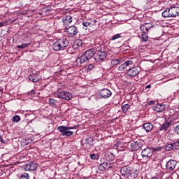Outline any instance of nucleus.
Segmentation results:
<instances>
[{
    "mask_svg": "<svg viewBox=\"0 0 179 179\" xmlns=\"http://www.w3.org/2000/svg\"><path fill=\"white\" fill-rule=\"evenodd\" d=\"M0 139H1V135H0Z\"/></svg>",
    "mask_w": 179,
    "mask_h": 179,
    "instance_id": "49",
    "label": "nucleus"
},
{
    "mask_svg": "<svg viewBox=\"0 0 179 179\" xmlns=\"http://www.w3.org/2000/svg\"><path fill=\"white\" fill-rule=\"evenodd\" d=\"M48 103L51 107H57V103H58V101H57L54 98H50L48 100Z\"/></svg>",
    "mask_w": 179,
    "mask_h": 179,
    "instance_id": "23",
    "label": "nucleus"
},
{
    "mask_svg": "<svg viewBox=\"0 0 179 179\" xmlns=\"http://www.w3.org/2000/svg\"><path fill=\"white\" fill-rule=\"evenodd\" d=\"M78 128H79L78 125L73 127L59 126L57 129L61 132L62 136H71V135H73V131H69V129H78Z\"/></svg>",
    "mask_w": 179,
    "mask_h": 179,
    "instance_id": "5",
    "label": "nucleus"
},
{
    "mask_svg": "<svg viewBox=\"0 0 179 179\" xmlns=\"http://www.w3.org/2000/svg\"><path fill=\"white\" fill-rule=\"evenodd\" d=\"M73 48H74V50H76V49L79 48V47L78 46V45L75 42L73 44Z\"/></svg>",
    "mask_w": 179,
    "mask_h": 179,
    "instance_id": "39",
    "label": "nucleus"
},
{
    "mask_svg": "<svg viewBox=\"0 0 179 179\" xmlns=\"http://www.w3.org/2000/svg\"><path fill=\"white\" fill-rule=\"evenodd\" d=\"M29 80L31 82H33V83H36V82L41 80V76L38 73H32L29 76Z\"/></svg>",
    "mask_w": 179,
    "mask_h": 179,
    "instance_id": "14",
    "label": "nucleus"
},
{
    "mask_svg": "<svg viewBox=\"0 0 179 179\" xmlns=\"http://www.w3.org/2000/svg\"><path fill=\"white\" fill-rule=\"evenodd\" d=\"M73 20V18L71 15H65L62 18L64 26H69V24L72 23Z\"/></svg>",
    "mask_w": 179,
    "mask_h": 179,
    "instance_id": "18",
    "label": "nucleus"
},
{
    "mask_svg": "<svg viewBox=\"0 0 179 179\" xmlns=\"http://www.w3.org/2000/svg\"><path fill=\"white\" fill-rule=\"evenodd\" d=\"M162 149H163V147H155L152 149V152H162Z\"/></svg>",
    "mask_w": 179,
    "mask_h": 179,
    "instance_id": "34",
    "label": "nucleus"
},
{
    "mask_svg": "<svg viewBox=\"0 0 179 179\" xmlns=\"http://www.w3.org/2000/svg\"><path fill=\"white\" fill-rule=\"evenodd\" d=\"M108 166V163L107 162H103L99 166V169L101 170V171H104L106 169H107V166Z\"/></svg>",
    "mask_w": 179,
    "mask_h": 179,
    "instance_id": "24",
    "label": "nucleus"
},
{
    "mask_svg": "<svg viewBox=\"0 0 179 179\" xmlns=\"http://www.w3.org/2000/svg\"><path fill=\"white\" fill-rule=\"evenodd\" d=\"M173 150H179V142L172 143Z\"/></svg>",
    "mask_w": 179,
    "mask_h": 179,
    "instance_id": "27",
    "label": "nucleus"
},
{
    "mask_svg": "<svg viewBox=\"0 0 179 179\" xmlns=\"http://www.w3.org/2000/svg\"><path fill=\"white\" fill-rule=\"evenodd\" d=\"M128 76L130 78H135L137 75H139V70L136 67L129 69L127 71Z\"/></svg>",
    "mask_w": 179,
    "mask_h": 179,
    "instance_id": "15",
    "label": "nucleus"
},
{
    "mask_svg": "<svg viewBox=\"0 0 179 179\" xmlns=\"http://www.w3.org/2000/svg\"><path fill=\"white\" fill-rule=\"evenodd\" d=\"M94 68V64H90L88 65L87 69L88 71H92Z\"/></svg>",
    "mask_w": 179,
    "mask_h": 179,
    "instance_id": "37",
    "label": "nucleus"
},
{
    "mask_svg": "<svg viewBox=\"0 0 179 179\" xmlns=\"http://www.w3.org/2000/svg\"><path fill=\"white\" fill-rule=\"evenodd\" d=\"M96 54L101 61H104L107 58V52L106 50H96Z\"/></svg>",
    "mask_w": 179,
    "mask_h": 179,
    "instance_id": "17",
    "label": "nucleus"
},
{
    "mask_svg": "<svg viewBox=\"0 0 179 179\" xmlns=\"http://www.w3.org/2000/svg\"><path fill=\"white\" fill-rule=\"evenodd\" d=\"M13 122H19L20 121V116L15 115L13 117Z\"/></svg>",
    "mask_w": 179,
    "mask_h": 179,
    "instance_id": "29",
    "label": "nucleus"
},
{
    "mask_svg": "<svg viewBox=\"0 0 179 179\" xmlns=\"http://www.w3.org/2000/svg\"><path fill=\"white\" fill-rule=\"evenodd\" d=\"M28 45H30V43L27 44V43H22V45H19L17 46V48H21L23 50V48H26V47H27Z\"/></svg>",
    "mask_w": 179,
    "mask_h": 179,
    "instance_id": "31",
    "label": "nucleus"
},
{
    "mask_svg": "<svg viewBox=\"0 0 179 179\" xmlns=\"http://www.w3.org/2000/svg\"><path fill=\"white\" fill-rule=\"evenodd\" d=\"M164 110H166V105L163 103L158 104L154 108V111H156L157 113H162Z\"/></svg>",
    "mask_w": 179,
    "mask_h": 179,
    "instance_id": "19",
    "label": "nucleus"
},
{
    "mask_svg": "<svg viewBox=\"0 0 179 179\" xmlns=\"http://www.w3.org/2000/svg\"><path fill=\"white\" fill-rule=\"evenodd\" d=\"M74 43L77 45V46L82 47L83 45V41L80 39H77L76 41H74Z\"/></svg>",
    "mask_w": 179,
    "mask_h": 179,
    "instance_id": "28",
    "label": "nucleus"
},
{
    "mask_svg": "<svg viewBox=\"0 0 179 179\" xmlns=\"http://www.w3.org/2000/svg\"><path fill=\"white\" fill-rule=\"evenodd\" d=\"M150 87H152L151 85H148L145 87V89H150Z\"/></svg>",
    "mask_w": 179,
    "mask_h": 179,
    "instance_id": "42",
    "label": "nucleus"
},
{
    "mask_svg": "<svg viewBox=\"0 0 179 179\" xmlns=\"http://www.w3.org/2000/svg\"><path fill=\"white\" fill-rule=\"evenodd\" d=\"M131 174H132L131 176V178H136V176H137L136 173H131Z\"/></svg>",
    "mask_w": 179,
    "mask_h": 179,
    "instance_id": "41",
    "label": "nucleus"
},
{
    "mask_svg": "<svg viewBox=\"0 0 179 179\" xmlns=\"http://www.w3.org/2000/svg\"><path fill=\"white\" fill-rule=\"evenodd\" d=\"M156 103L155 101H150L148 102V106H154V104Z\"/></svg>",
    "mask_w": 179,
    "mask_h": 179,
    "instance_id": "38",
    "label": "nucleus"
},
{
    "mask_svg": "<svg viewBox=\"0 0 179 179\" xmlns=\"http://www.w3.org/2000/svg\"><path fill=\"white\" fill-rule=\"evenodd\" d=\"M96 23H97V20H93V19H88L83 22V26L84 27H92V26H96Z\"/></svg>",
    "mask_w": 179,
    "mask_h": 179,
    "instance_id": "12",
    "label": "nucleus"
},
{
    "mask_svg": "<svg viewBox=\"0 0 179 179\" xmlns=\"http://www.w3.org/2000/svg\"><path fill=\"white\" fill-rule=\"evenodd\" d=\"M142 157H152L153 156V150L149 148H145L141 152Z\"/></svg>",
    "mask_w": 179,
    "mask_h": 179,
    "instance_id": "13",
    "label": "nucleus"
},
{
    "mask_svg": "<svg viewBox=\"0 0 179 179\" xmlns=\"http://www.w3.org/2000/svg\"><path fill=\"white\" fill-rule=\"evenodd\" d=\"M0 92H3V89H2L1 87H0Z\"/></svg>",
    "mask_w": 179,
    "mask_h": 179,
    "instance_id": "45",
    "label": "nucleus"
},
{
    "mask_svg": "<svg viewBox=\"0 0 179 179\" xmlns=\"http://www.w3.org/2000/svg\"><path fill=\"white\" fill-rule=\"evenodd\" d=\"M163 17H177L179 16V7L171 6L169 9H166L162 13Z\"/></svg>",
    "mask_w": 179,
    "mask_h": 179,
    "instance_id": "3",
    "label": "nucleus"
},
{
    "mask_svg": "<svg viewBox=\"0 0 179 179\" xmlns=\"http://www.w3.org/2000/svg\"><path fill=\"white\" fill-rule=\"evenodd\" d=\"M38 167V164L37 163L31 162L24 165L22 169L24 171H35V170H37Z\"/></svg>",
    "mask_w": 179,
    "mask_h": 179,
    "instance_id": "8",
    "label": "nucleus"
},
{
    "mask_svg": "<svg viewBox=\"0 0 179 179\" xmlns=\"http://www.w3.org/2000/svg\"><path fill=\"white\" fill-rule=\"evenodd\" d=\"M111 94H112L111 91H110V90L108 89H103L100 92V96L103 99H108V97H111Z\"/></svg>",
    "mask_w": 179,
    "mask_h": 179,
    "instance_id": "16",
    "label": "nucleus"
},
{
    "mask_svg": "<svg viewBox=\"0 0 179 179\" xmlns=\"http://www.w3.org/2000/svg\"><path fill=\"white\" fill-rule=\"evenodd\" d=\"M90 157H91L92 160H98L99 155H97V154H92L90 155Z\"/></svg>",
    "mask_w": 179,
    "mask_h": 179,
    "instance_id": "32",
    "label": "nucleus"
},
{
    "mask_svg": "<svg viewBox=\"0 0 179 179\" xmlns=\"http://www.w3.org/2000/svg\"><path fill=\"white\" fill-rule=\"evenodd\" d=\"M136 58H131L127 60L124 63H123L118 67V71H120L121 72H122V71H125L126 69L129 66V65H135V64H136Z\"/></svg>",
    "mask_w": 179,
    "mask_h": 179,
    "instance_id": "7",
    "label": "nucleus"
},
{
    "mask_svg": "<svg viewBox=\"0 0 179 179\" xmlns=\"http://www.w3.org/2000/svg\"><path fill=\"white\" fill-rule=\"evenodd\" d=\"M28 96H33V94H36V90H32L27 92Z\"/></svg>",
    "mask_w": 179,
    "mask_h": 179,
    "instance_id": "36",
    "label": "nucleus"
},
{
    "mask_svg": "<svg viewBox=\"0 0 179 179\" xmlns=\"http://www.w3.org/2000/svg\"><path fill=\"white\" fill-rule=\"evenodd\" d=\"M131 106H129V104L127 103V104H124L122 106V111L123 113H127V111H128V110H129V108Z\"/></svg>",
    "mask_w": 179,
    "mask_h": 179,
    "instance_id": "26",
    "label": "nucleus"
},
{
    "mask_svg": "<svg viewBox=\"0 0 179 179\" xmlns=\"http://www.w3.org/2000/svg\"><path fill=\"white\" fill-rule=\"evenodd\" d=\"M176 166H177V161L171 159L166 162L165 169L168 170V171H173V170L176 169Z\"/></svg>",
    "mask_w": 179,
    "mask_h": 179,
    "instance_id": "11",
    "label": "nucleus"
},
{
    "mask_svg": "<svg viewBox=\"0 0 179 179\" xmlns=\"http://www.w3.org/2000/svg\"><path fill=\"white\" fill-rule=\"evenodd\" d=\"M117 38H121V35L120 34L114 35L112 38L111 40H117Z\"/></svg>",
    "mask_w": 179,
    "mask_h": 179,
    "instance_id": "35",
    "label": "nucleus"
},
{
    "mask_svg": "<svg viewBox=\"0 0 179 179\" xmlns=\"http://www.w3.org/2000/svg\"><path fill=\"white\" fill-rule=\"evenodd\" d=\"M176 132L179 135V124H178L176 127Z\"/></svg>",
    "mask_w": 179,
    "mask_h": 179,
    "instance_id": "40",
    "label": "nucleus"
},
{
    "mask_svg": "<svg viewBox=\"0 0 179 179\" xmlns=\"http://www.w3.org/2000/svg\"><path fill=\"white\" fill-rule=\"evenodd\" d=\"M122 62V59H115L111 61L110 65L112 66H117V65H120Z\"/></svg>",
    "mask_w": 179,
    "mask_h": 179,
    "instance_id": "22",
    "label": "nucleus"
},
{
    "mask_svg": "<svg viewBox=\"0 0 179 179\" xmlns=\"http://www.w3.org/2000/svg\"><path fill=\"white\" fill-rule=\"evenodd\" d=\"M1 143H5L6 141L3 140V138H1Z\"/></svg>",
    "mask_w": 179,
    "mask_h": 179,
    "instance_id": "43",
    "label": "nucleus"
},
{
    "mask_svg": "<svg viewBox=\"0 0 179 179\" xmlns=\"http://www.w3.org/2000/svg\"><path fill=\"white\" fill-rule=\"evenodd\" d=\"M65 30L70 37H75V36L79 33V29L75 25L71 26L69 28H66Z\"/></svg>",
    "mask_w": 179,
    "mask_h": 179,
    "instance_id": "9",
    "label": "nucleus"
},
{
    "mask_svg": "<svg viewBox=\"0 0 179 179\" xmlns=\"http://www.w3.org/2000/svg\"><path fill=\"white\" fill-rule=\"evenodd\" d=\"M164 149L167 151L173 150V143L165 145Z\"/></svg>",
    "mask_w": 179,
    "mask_h": 179,
    "instance_id": "30",
    "label": "nucleus"
},
{
    "mask_svg": "<svg viewBox=\"0 0 179 179\" xmlns=\"http://www.w3.org/2000/svg\"><path fill=\"white\" fill-rule=\"evenodd\" d=\"M143 128L146 131V132H150L153 129V124L152 123H145L143 125Z\"/></svg>",
    "mask_w": 179,
    "mask_h": 179,
    "instance_id": "20",
    "label": "nucleus"
},
{
    "mask_svg": "<svg viewBox=\"0 0 179 179\" xmlns=\"http://www.w3.org/2000/svg\"><path fill=\"white\" fill-rule=\"evenodd\" d=\"M55 97H58L59 99H62V100L69 101L72 99V94L66 91L56 92L55 94Z\"/></svg>",
    "mask_w": 179,
    "mask_h": 179,
    "instance_id": "6",
    "label": "nucleus"
},
{
    "mask_svg": "<svg viewBox=\"0 0 179 179\" xmlns=\"http://www.w3.org/2000/svg\"><path fill=\"white\" fill-rule=\"evenodd\" d=\"M138 36L141 37V40L143 41H148L149 38L148 33H142L141 35H139Z\"/></svg>",
    "mask_w": 179,
    "mask_h": 179,
    "instance_id": "25",
    "label": "nucleus"
},
{
    "mask_svg": "<svg viewBox=\"0 0 179 179\" xmlns=\"http://www.w3.org/2000/svg\"><path fill=\"white\" fill-rule=\"evenodd\" d=\"M3 22H0V27H3Z\"/></svg>",
    "mask_w": 179,
    "mask_h": 179,
    "instance_id": "44",
    "label": "nucleus"
},
{
    "mask_svg": "<svg viewBox=\"0 0 179 179\" xmlns=\"http://www.w3.org/2000/svg\"><path fill=\"white\" fill-rule=\"evenodd\" d=\"M68 45H69V41L66 38H60L52 44V49L54 51H62L65 50Z\"/></svg>",
    "mask_w": 179,
    "mask_h": 179,
    "instance_id": "1",
    "label": "nucleus"
},
{
    "mask_svg": "<svg viewBox=\"0 0 179 179\" xmlns=\"http://www.w3.org/2000/svg\"><path fill=\"white\" fill-rule=\"evenodd\" d=\"M120 174L123 177H127V178H129V177H132L133 173H131V167L126 166L121 168Z\"/></svg>",
    "mask_w": 179,
    "mask_h": 179,
    "instance_id": "10",
    "label": "nucleus"
},
{
    "mask_svg": "<svg viewBox=\"0 0 179 179\" xmlns=\"http://www.w3.org/2000/svg\"><path fill=\"white\" fill-rule=\"evenodd\" d=\"M20 179H29V173H24L20 176Z\"/></svg>",
    "mask_w": 179,
    "mask_h": 179,
    "instance_id": "33",
    "label": "nucleus"
},
{
    "mask_svg": "<svg viewBox=\"0 0 179 179\" xmlns=\"http://www.w3.org/2000/svg\"><path fill=\"white\" fill-rule=\"evenodd\" d=\"M151 179H159V178H157V177H152Z\"/></svg>",
    "mask_w": 179,
    "mask_h": 179,
    "instance_id": "46",
    "label": "nucleus"
},
{
    "mask_svg": "<svg viewBox=\"0 0 179 179\" xmlns=\"http://www.w3.org/2000/svg\"><path fill=\"white\" fill-rule=\"evenodd\" d=\"M139 148H142V146L139 145Z\"/></svg>",
    "mask_w": 179,
    "mask_h": 179,
    "instance_id": "47",
    "label": "nucleus"
},
{
    "mask_svg": "<svg viewBox=\"0 0 179 179\" xmlns=\"http://www.w3.org/2000/svg\"><path fill=\"white\" fill-rule=\"evenodd\" d=\"M148 24H145V25H141V27H140V31H141V33L142 34V33H148V31H149V29H150V27H147L146 25H147Z\"/></svg>",
    "mask_w": 179,
    "mask_h": 179,
    "instance_id": "21",
    "label": "nucleus"
},
{
    "mask_svg": "<svg viewBox=\"0 0 179 179\" xmlns=\"http://www.w3.org/2000/svg\"><path fill=\"white\" fill-rule=\"evenodd\" d=\"M163 118H164L165 122L159 127H158L157 132H161V131H167L169 128H170V125H171V115L169 113H166V115H163Z\"/></svg>",
    "mask_w": 179,
    "mask_h": 179,
    "instance_id": "4",
    "label": "nucleus"
},
{
    "mask_svg": "<svg viewBox=\"0 0 179 179\" xmlns=\"http://www.w3.org/2000/svg\"><path fill=\"white\" fill-rule=\"evenodd\" d=\"M85 117H87V115H85Z\"/></svg>",
    "mask_w": 179,
    "mask_h": 179,
    "instance_id": "48",
    "label": "nucleus"
},
{
    "mask_svg": "<svg viewBox=\"0 0 179 179\" xmlns=\"http://www.w3.org/2000/svg\"><path fill=\"white\" fill-rule=\"evenodd\" d=\"M93 57H94V51L93 49H89L80 57L77 58L76 62L77 64H85V62H87V61H90V59H92Z\"/></svg>",
    "mask_w": 179,
    "mask_h": 179,
    "instance_id": "2",
    "label": "nucleus"
}]
</instances>
